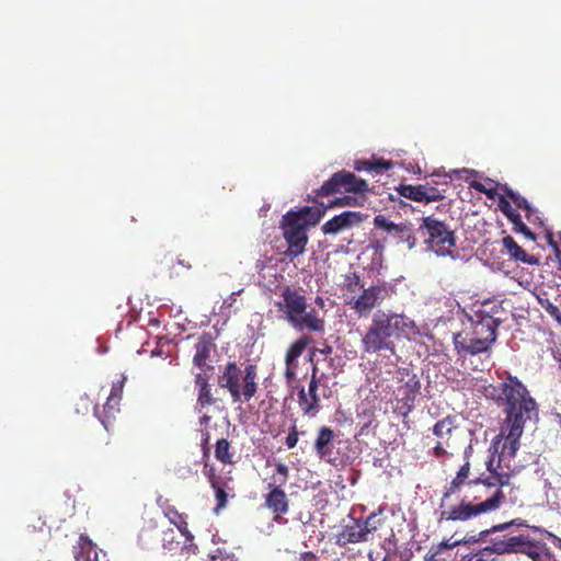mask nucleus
Here are the masks:
<instances>
[{"label":"nucleus","mask_w":561,"mask_h":561,"mask_svg":"<svg viewBox=\"0 0 561 561\" xmlns=\"http://www.w3.org/2000/svg\"><path fill=\"white\" fill-rule=\"evenodd\" d=\"M311 341L312 339L309 335L302 334L299 339L293 342L286 352L285 364H289L291 362L297 363L298 357L302 355Z\"/></svg>","instance_id":"72a5a7b5"},{"label":"nucleus","mask_w":561,"mask_h":561,"mask_svg":"<svg viewBox=\"0 0 561 561\" xmlns=\"http://www.w3.org/2000/svg\"><path fill=\"white\" fill-rule=\"evenodd\" d=\"M417 332L415 322L404 313L379 309L373 313L370 323L360 340L363 353H396L397 342Z\"/></svg>","instance_id":"f03ea898"},{"label":"nucleus","mask_w":561,"mask_h":561,"mask_svg":"<svg viewBox=\"0 0 561 561\" xmlns=\"http://www.w3.org/2000/svg\"><path fill=\"white\" fill-rule=\"evenodd\" d=\"M499 208L513 224L514 231L524 234L533 241L536 240V234L523 222L520 215L512 208L510 201L505 196L499 198Z\"/></svg>","instance_id":"b1692460"},{"label":"nucleus","mask_w":561,"mask_h":561,"mask_svg":"<svg viewBox=\"0 0 561 561\" xmlns=\"http://www.w3.org/2000/svg\"><path fill=\"white\" fill-rule=\"evenodd\" d=\"M356 198L351 196H345L342 198H336L334 202L330 204V206H354L356 205Z\"/></svg>","instance_id":"3c124183"},{"label":"nucleus","mask_w":561,"mask_h":561,"mask_svg":"<svg viewBox=\"0 0 561 561\" xmlns=\"http://www.w3.org/2000/svg\"><path fill=\"white\" fill-rule=\"evenodd\" d=\"M423 190L425 195V204L438 202L445 198L446 190H439L438 187L431 186L428 184L423 185Z\"/></svg>","instance_id":"a19ab883"},{"label":"nucleus","mask_w":561,"mask_h":561,"mask_svg":"<svg viewBox=\"0 0 561 561\" xmlns=\"http://www.w3.org/2000/svg\"><path fill=\"white\" fill-rule=\"evenodd\" d=\"M510 481V473H493L485 479H473L468 494H463L459 503L454 524L467 523L482 514L499 510L506 499L502 488L508 485Z\"/></svg>","instance_id":"7ed1b4c3"},{"label":"nucleus","mask_w":561,"mask_h":561,"mask_svg":"<svg viewBox=\"0 0 561 561\" xmlns=\"http://www.w3.org/2000/svg\"><path fill=\"white\" fill-rule=\"evenodd\" d=\"M531 531L546 536L547 538L551 539L552 543L557 548L561 549V538L558 537L557 535L552 534L551 531H549L540 526H531Z\"/></svg>","instance_id":"de8ad7c7"},{"label":"nucleus","mask_w":561,"mask_h":561,"mask_svg":"<svg viewBox=\"0 0 561 561\" xmlns=\"http://www.w3.org/2000/svg\"><path fill=\"white\" fill-rule=\"evenodd\" d=\"M396 380L399 383L397 397L404 404L410 405L420 393L421 382L419 377L408 368L401 367L396 371Z\"/></svg>","instance_id":"2eb2a0df"},{"label":"nucleus","mask_w":561,"mask_h":561,"mask_svg":"<svg viewBox=\"0 0 561 561\" xmlns=\"http://www.w3.org/2000/svg\"><path fill=\"white\" fill-rule=\"evenodd\" d=\"M242 376L241 369L234 362H229L222 375L218 378L219 387L227 389L234 403L250 401L257 391L256 366L248 365Z\"/></svg>","instance_id":"20e7f679"},{"label":"nucleus","mask_w":561,"mask_h":561,"mask_svg":"<svg viewBox=\"0 0 561 561\" xmlns=\"http://www.w3.org/2000/svg\"><path fill=\"white\" fill-rule=\"evenodd\" d=\"M493 344V342L484 336H478L473 333L472 336H468L463 333H457L454 335V345L458 353L477 355L488 352Z\"/></svg>","instance_id":"a211bd4d"},{"label":"nucleus","mask_w":561,"mask_h":561,"mask_svg":"<svg viewBox=\"0 0 561 561\" xmlns=\"http://www.w3.org/2000/svg\"><path fill=\"white\" fill-rule=\"evenodd\" d=\"M488 197L494 198L496 191L494 188H486L483 192Z\"/></svg>","instance_id":"69168bd1"},{"label":"nucleus","mask_w":561,"mask_h":561,"mask_svg":"<svg viewBox=\"0 0 561 561\" xmlns=\"http://www.w3.org/2000/svg\"><path fill=\"white\" fill-rule=\"evenodd\" d=\"M50 534V527L46 522L38 515L32 514L28 517V523L25 528V537L32 542L41 546H45Z\"/></svg>","instance_id":"4be33fe9"},{"label":"nucleus","mask_w":561,"mask_h":561,"mask_svg":"<svg viewBox=\"0 0 561 561\" xmlns=\"http://www.w3.org/2000/svg\"><path fill=\"white\" fill-rule=\"evenodd\" d=\"M288 323L299 332H322L324 331L325 322L323 318L319 316V312L310 307L309 304L305 306V311H299L297 320L288 321Z\"/></svg>","instance_id":"6ab92c4d"},{"label":"nucleus","mask_w":561,"mask_h":561,"mask_svg":"<svg viewBox=\"0 0 561 561\" xmlns=\"http://www.w3.org/2000/svg\"><path fill=\"white\" fill-rule=\"evenodd\" d=\"M291 218H299L300 224L304 225L306 229L311 226H316L321 216L323 215V210L317 207L306 206L298 211H288L287 213Z\"/></svg>","instance_id":"473e14b6"},{"label":"nucleus","mask_w":561,"mask_h":561,"mask_svg":"<svg viewBox=\"0 0 561 561\" xmlns=\"http://www.w3.org/2000/svg\"><path fill=\"white\" fill-rule=\"evenodd\" d=\"M216 345L214 337L210 333L204 332L199 335L198 341L195 345V354L193 357V364L201 369V371H214V366L207 362L210 358V354L215 351Z\"/></svg>","instance_id":"aec40b11"},{"label":"nucleus","mask_w":561,"mask_h":561,"mask_svg":"<svg viewBox=\"0 0 561 561\" xmlns=\"http://www.w3.org/2000/svg\"><path fill=\"white\" fill-rule=\"evenodd\" d=\"M511 526L527 527L531 530L533 525L527 524V522L522 518H515V519H512V520L503 523V524L493 525L492 530L500 533V531H504L505 529L510 528Z\"/></svg>","instance_id":"c03bdc74"},{"label":"nucleus","mask_w":561,"mask_h":561,"mask_svg":"<svg viewBox=\"0 0 561 561\" xmlns=\"http://www.w3.org/2000/svg\"><path fill=\"white\" fill-rule=\"evenodd\" d=\"M283 236L288 248L285 255L294 259L304 253L308 242L307 229L300 224L299 218H291L288 214L282 220Z\"/></svg>","instance_id":"9b49d317"},{"label":"nucleus","mask_w":561,"mask_h":561,"mask_svg":"<svg viewBox=\"0 0 561 561\" xmlns=\"http://www.w3.org/2000/svg\"><path fill=\"white\" fill-rule=\"evenodd\" d=\"M501 382L483 387V396L502 408L504 420L499 436L504 437L501 454L514 457L525 426L538 416V403L518 377L508 371L497 373Z\"/></svg>","instance_id":"f257e3e1"},{"label":"nucleus","mask_w":561,"mask_h":561,"mask_svg":"<svg viewBox=\"0 0 561 561\" xmlns=\"http://www.w3.org/2000/svg\"><path fill=\"white\" fill-rule=\"evenodd\" d=\"M334 440V432L328 426H322L314 442V449L321 459H325L332 453V444Z\"/></svg>","instance_id":"bb28decb"},{"label":"nucleus","mask_w":561,"mask_h":561,"mask_svg":"<svg viewBox=\"0 0 561 561\" xmlns=\"http://www.w3.org/2000/svg\"><path fill=\"white\" fill-rule=\"evenodd\" d=\"M374 225L377 228L386 230L397 241V243L407 244L409 250H412L416 244V237L411 224H394L385 216L377 215L374 218Z\"/></svg>","instance_id":"4468645a"},{"label":"nucleus","mask_w":561,"mask_h":561,"mask_svg":"<svg viewBox=\"0 0 561 561\" xmlns=\"http://www.w3.org/2000/svg\"><path fill=\"white\" fill-rule=\"evenodd\" d=\"M500 311L501 306L497 304H483L472 318L473 334L495 343L497 329L502 324V320L496 316Z\"/></svg>","instance_id":"9d476101"},{"label":"nucleus","mask_w":561,"mask_h":561,"mask_svg":"<svg viewBox=\"0 0 561 561\" xmlns=\"http://www.w3.org/2000/svg\"><path fill=\"white\" fill-rule=\"evenodd\" d=\"M239 294H240V291H238V293H232V294L229 296V298H228V299H227V301H226V302L228 304V306H229V307H231V306L236 302V300H237V295H239Z\"/></svg>","instance_id":"0e129e2a"},{"label":"nucleus","mask_w":561,"mask_h":561,"mask_svg":"<svg viewBox=\"0 0 561 561\" xmlns=\"http://www.w3.org/2000/svg\"><path fill=\"white\" fill-rule=\"evenodd\" d=\"M398 193L411 201L419 202V203H425V195L423 185H411V184H401L397 188Z\"/></svg>","instance_id":"c9c22d12"},{"label":"nucleus","mask_w":561,"mask_h":561,"mask_svg":"<svg viewBox=\"0 0 561 561\" xmlns=\"http://www.w3.org/2000/svg\"><path fill=\"white\" fill-rule=\"evenodd\" d=\"M289 469L285 463L276 465V474L272 477L273 483L268 484L270 492L265 495V506L277 516L285 515L289 510V503L282 486L286 484Z\"/></svg>","instance_id":"1a4fd4ad"},{"label":"nucleus","mask_w":561,"mask_h":561,"mask_svg":"<svg viewBox=\"0 0 561 561\" xmlns=\"http://www.w3.org/2000/svg\"><path fill=\"white\" fill-rule=\"evenodd\" d=\"M470 470H471L470 461L468 459H466V461L457 470L456 474H458L467 480H470L469 479Z\"/></svg>","instance_id":"864d4df0"},{"label":"nucleus","mask_w":561,"mask_h":561,"mask_svg":"<svg viewBox=\"0 0 561 561\" xmlns=\"http://www.w3.org/2000/svg\"><path fill=\"white\" fill-rule=\"evenodd\" d=\"M518 536L493 538L491 540V549L495 556L517 554Z\"/></svg>","instance_id":"2f4dec72"},{"label":"nucleus","mask_w":561,"mask_h":561,"mask_svg":"<svg viewBox=\"0 0 561 561\" xmlns=\"http://www.w3.org/2000/svg\"><path fill=\"white\" fill-rule=\"evenodd\" d=\"M550 552V549L545 542L535 540L526 535H519L517 554H525L531 561H543Z\"/></svg>","instance_id":"412c9836"},{"label":"nucleus","mask_w":561,"mask_h":561,"mask_svg":"<svg viewBox=\"0 0 561 561\" xmlns=\"http://www.w3.org/2000/svg\"><path fill=\"white\" fill-rule=\"evenodd\" d=\"M344 190L347 193L365 194L369 191L368 183L354 173L341 170L335 172L317 191L316 197H327Z\"/></svg>","instance_id":"0eeeda50"},{"label":"nucleus","mask_w":561,"mask_h":561,"mask_svg":"<svg viewBox=\"0 0 561 561\" xmlns=\"http://www.w3.org/2000/svg\"><path fill=\"white\" fill-rule=\"evenodd\" d=\"M233 455L234 453L231 451V445L228 439L220 438L217 440L215 446V457L218 461L224 465H233Z\"/></svg>","instance_id":"f704fd0d"},{"label":"nucleus","mask_w":561,"mask_h":561,"mask_svg":"<svg viewBox=\"0 0 561 561\" xmlns=\"http://www.w3.org/2000/svg\"><path fill=\"white\" fill-rule=\"evenodd\" d=\"M495 533L496 531L492 530V527H491L489 529H484V530L480 531L478 535L466 536L460 540H456L450 545V547H456L459 545L477 543V542L484 540L489 535L495 534Z\"/></svg>","instance_id":"ea45409f"},{"label":"nucleus","mask_w":561,"mask_h":561,"mask_svg":"<svg viewBox=\"0 0 561 561\" xmlns=\"http://www.w3.org/2000/svg\"><path fill=\"white\" fill-rule=\"evenodd\" d=\"M420 230L427 236L425 242L428 249L434 251L437 255H449L454 260L459 256L458 253L455 254L453 250L456 247L455 233L445 222L433 216H427L422 218Z\"/></svg>","instance_id":"423d86ee"},{"label":"nucleus","mask_w":561,"mask_h":561,"mask_svg":"<svg viewBox=\"0 0 561 561\" xmlns=\"http://www.w3.org/2000/svg\"><path fill=\"white\" fill-rule=\"evenodd\" d=\"M502 244L508 254L516 261L535 265L539 263V260L533 255L526 253L514 240L513 237L506 236L502 239Z\"/></svg>","instance_id":"c756f323"},{"label":"nucleus","mask_w":561,"mask_h":561,"mask_svg":"<svg viewBox=\"0 0 561 561\" xmlns=\"http://www.w3.org/2000/svg\"><path fill=\"white\" fill-rule=\"evenodd\" d=\"M503 191L506 194V196L516 205L517 208L524 209L526 211V217L530 219V216L535 210L529 204V202L507 186H504Z\"/></svg>","instance_id":"e433bc0d"},{"label":"nucleus","mask_w":561,"mask_h":561,"mask_svg":"<svg viewBox=\"0 0 561 561\" xmlns=\"http://www.w3.org/2000/svg\"><path fill=\"white\" fill-rule=\"evenodd\" d=\"M366 217L367 216L360 211H343L324 222L321 230L324 234H336L343 230L360 225Z\"/></svg>","instance_id":"f3484780"},{"label":"nucleus","mask_w":561,"mask_h":561,"mask_svg":"<svg viewBox=\"0 0 561 561\" xmlns=\"http://www.w3.org/2000/svg\"><path fill=\"white\" fill-rule=\"evenodd\" d=\"M461 561H481V559H479L477 553L474 552L462 556Z\"/></svg>","instance_id":"e2e57ef3"},{"label":"nucleus","mask_w":561,"mask_h":561,"mask_svg":"<svg viewBox=\"0 0 561 561\" xmlns=\"http://www.w3.org/2000/svg\"><path fill=\"white\" fill-rule=\"evenodd\" d=\"M227 484H228L227 481H222V482L211 486L213 490L215 491V497L217 501V505L215 507L216 513H219V511L225 508L227 505V502H228V493L226 492Z\"/></svg>","instance_id":"4c0bfd02"},{"label":"nucleus","mask_w":561,"mask_h":561,"mask_svg":"<svg viewBox=\"0 0 561 561\" xmlns=\"http://www.w3.org/2000/svg\"><path fill=\"white\" fill-rule=\"evenodd\" d=\"M391 297L390 287L386 283H377L363 288L357 297H352L347 304L358 317H367L375 308L381 306Z\"/></svg>","instance_id":"6e6552de"},{"label":"nucleus","mask_w":561,"mask_h":561,"mask_svg":"<svg viewBox=\"0 0 561 561\" xmlns=\"http://www.w3.org/2000/svg\"><path fill=\"white\" fill-rule=\"evenodd\" d=\"M317 373L318 368L313 366L308 391L304 388L298 391V404L305 415L314 416L320 409V398L318 396L319 379Z\"/></svg>","instance_id":"dca6fc26"},{"label":"nucleus","mask_w":561,"mask_h":561,"mask_svg":"<svg viewBox=\"0 0 561 561\" xmlns=\"http://www.w3.org/2000/svg\"><path fill=\"white\" fill-rule=\"evenodd\" d=\"M373 541V537H369L364 529V525L360 519L355 520L354 524L344 527L342 533L337 535L336 542L340 546H346L348 543H358Z\"/></svg>","instance_id":"5701e85b"},{"label":"nucleus","mask_w":561,"mask_h":561,"mask_svg":"<svg viewBox=\"0 0 561 561\" xmlns=\"http://www.w3.org/2000/svg\"><path fill=\"white\" fill-rule=\"evenodd\" d=\"M173 529H168L167 531H164V537H163V546L169 548V549H172V545H173Z\"/></svg>","instance_id":"5fc2aeb1"},{"label":"nucleus","mask_w":561,"mask_h":561,"mask_svg":"<svg viewBox=\"0 0 561 561\" xmlns=\"http://www.w3.org/2000/svg\"><path fill=\"white\" fill-rule=\"evenodd\" d=\"M125 380L126 378L122 376L121 379L114 381L112 385L110 396L107 398L121 401Z\"/></svg>","instance_id":"49530a36"},{"label":"nucleus","mask_w":561,"mask_h":561,"mask_svg":"<svg viewBox=\"0 0 561 561\" xmlns=\"http://www.w3.org/2000/svg\"><path fill=\"white\" fill-rule=\"evenodd\" d=\"M208 561H237L234 554L224 547H218L209 554Z\"/></svg>","instance_id":"79ce46f5"},{"label":"nucleus","mask_w":561,"mask_h":561,"mask_svg":"<svg viewBox=\"0 0 561 561\" xmlns=\"http://www.w3.org/2000/svg\"><path fill=\"white\" fill-rule=\"evenodd\" d=\"M119 413V400L107 398L105 404L100 408H94L95 416L101 421L106 431L110 430L112 422L116 419Z\"/></svg>","instance_id":"a878e982"},{"label":"nucleus","mask_w":561,"mask_h":561,"mask_svg":"<svg viewBox=\"0 0 561 561\" xmlns=\"http://www.w3.org/2000/svg\"><path fill=\"white\" fill-rule=\"evenodd\" d=\"M476 553H477L478 558L481 559V561H494L495 560V558H494L495 554H494L493 550L491 549V545L480 549Z\"/></svg>","instance_id":"8fccbe9b"},{"label":"nucleus","mask_w":561,"mask_h":561,"mask_svg":"<svg viewBox=\"0 0 561 561\" xmlns=\"http://www.w3.org/2000/svg\"><path fill=\"white\" fill-rule=\"evenodd\" d=\"M92 541L89 539L88 536L85 535H80L78 540H77V543L72 547V553L75 556V558L77 560H79V558L84 554V553H89L92 549Z\"/></svg>","instance_id":"58836bf2"},{"label":"nucleus","mask_w":561,"mask_h":561,"mask_svg":"<svg viewBox=\"0 0 561 561\" xmlns=\"http://www.w3.org/2000/svg\"><path fill=\"white\" fill-rule=\"evenodd\" d=\"M300 561H320V560L312 552H305V553L301 554Z\"/></svg>","instance_id":"bf43d9fd"},{"label":"nucleus","mask_w":561,"mask_h":561,"mask_svg":"<svg viewBox=\"0 0 561 561\" xmlns=\"http://www.w3.org/2000/svg\"><path fill=\"white\" fill-rule=\"evenodd\" d=\"M208 373L209 371H201L195 375V385L198 388L197 404L202 408L213 405L216 402L208 382Z\"/></svg>","instance_id":"393cba45"},{"label":"nucleus","mask_w":561,"mask_h":561,"mask_svg":"<svg viewBox=\"0 0 561 561\" xmlns=\"http://www.w3.org/2000/svg\"><path fill=\"white\" fill-rule=\"evenodd\" d=\"M547 311L550 313V316H552L558 322L561 323V313L558 309V307L556 306H550L549 308H547Z\"/></svg>","instance_id":"6e6d98bb"},{"label":"nucleus","mask_w":561,"mask_h":561,"mask_svg":"<svg viewBox=\"0 0 561 561\" xmlns=\"http://www.w3.org/2000/svg\"><path fill=\"white\" fill-rule=\"evenodd\" d=\"M204 474L206 476L210 486L218 484L225 481L221 477L216 474V470L213 466H209L207 462L204 466Z\"/></svg>","instance_id":"a18cd8bd"},{"label":"nucleus","mask_w":561,"mask_h":561,"mask_svg":"<svg viewBox=\"0 0 561 561\" xmlns=\"http://www.w3.org/2000/svg\"><path fill=\"white\" fill-rule=\"evenodd\" d=\"M546 239H547L548 244L551 248H553L556 251H559V247H558L557 242L553 239V233L550 230L546 231Z\"/></svg>","instance_id":"4d7b16f0"},{"label":"nucleus","mask_w":561,"mask_h":561,"mask_svg":"<svg viewBox=\"0 0 561 561\" xmlns=\"http://www.w3.org/2000/svg\"><path fill=\"white\" fill-rule=\"evenodd\" d=\"M162 510L163 515L179 529L182 536L186 538L193 537L188 530L185 515L181 514L175 506L169 503V501H164Z\"/></svg>","instance_id":"cd10ccee"},{"label":"nucleus","mask_w":561,"mask_h":561,"mask_svg":"<svg viewBox=\"0 0 561 561\" xmlns=\"http://www.w3.org/2000/svg\"><path fill=\"white\" fill-rule=\"evenodd\" d=\"M371 248L375 250L376 253H378L380 256L385 250V245L382 244L381 241L379 240H376L371 243Z\"/></svg>","instance_id":"13d9d810"},{"label":"nucleus","mask_w":561,"mask_h":561,"mask_svg":"<svg viewBox=\"0 0 561 561\" xmlns=\"http://www.w3.org/2000/svg\"><path fill=\"white\" fill-rule=\"evenodd\" d=\"M204 439H203V454H204V457H208V453H209V449L207 447L208 445V440H209V434L208 433H205L204 435Z\"/></svg>","instance_id":"052dcab7"},{"label":"nucleus","mask_w":561,"mask_h":561,"mask_svg":"<svg viewBox=\"0 0 561 561\" xmlns=\"http://www.w3.org/2000/svg\"><path fill=\"white\" fill-rule=\"evenodd\" d=\"M344 286L348 293H356L357 290H363V288H365L356 273H351L345 276Z\"/></svg>","instance_id":"37998d69"},{"label":"nucleus","mask_w":561,"mask_h":561,"mask_svg":"<svg viewBox=\"0 0 561 561\" xmlns=\"http://www.w3.org/2000/svg\"><path fill=\"white\" fill-rule=\"evenodd\" d=\"M494 459L493 457L490 458V460L486 462V469L490 472V476H493V473H500L493 466Z\"/></svg>","instance_id":"680f3d73"},{"label":"nucleus","mask_w":561,"mask_h":561,"mask_svg":"<svg viewBox=\"0 0 561 561\" xmlns=\"http://www.w3.org/2000/svg\"><path fill=\"white\" fill-rule=\"evenodd\" d=\"M297 367H298V363H295V362L286 364V369H285L284 375L288 381L295 379Z\"/></svg>","instance_id":"603ef678"},{"label":"nucleus","mask_w":561,"mask_h":561,"mask_svg":"<svg viewBox=\"0 0 561 561\" xmlns=\"http://www.w3.org/2000/svg\"><path fill=\"white\" fill-rule=\"evenodd\" d=\"M472 186H473L477 191H479V192H481V193H483V192H484V190H486V187H485L483 184L478 183V182L473 183V185H472Z\"/></svg>","instance_id":"774afa93"},{"label":"nucleus","mask_w":561,"mask_h":561,"mask_svg":"<svg viewBox=\"0 0 561 561\" xmlns=\"http://www.w3.org/2000/svg\"><path fill=\"white\" fill-rule=\"evenodd\" d=\"M362 523L367 535L373 537V541L375 540L376 535L380 539V531L385 527H389L387 518L382 516V508H380L377 513H371L365 520H362Z\"/></svg>","instance_id":"7c9ffc66"},{"label":"nucleus","mask_w":561,"mask_h":561,"mask_svg":"<svg viewBox=\"0 0 561 561\" xmlns=\"http://www.w3.org/2000/svg\"><path fill=\"white\" fill-rule=\"evenodd\" d=\"M280 297L282 300L276 302L278 311L284 314L287 322L297 320L298 312L305 311V306L308 304L307 297L291 286H285Z\"/></svg>","instance_id":"ddd939ff"},{"label":"nucleus","mask_w":561,"mask_h":561,"mask_svg":"<svg viewBox=\"0 0 561 561\" xmlns=\"http://www.w3.org/2000/svg\"><path fill=\"white\" fill-rule=\"evenodd\" d=\"M432 431L433 435L437 438L432 450V456L436 459H442L447 455V449L451 447V442L459 432L457 416L448 414L437 421Z\"/></svg>","instance_id":"f8f14e48"},{"label":"nucleus","mask_w":561,"mask_h":561,"mask_svg":"<svg viewBox=\"0 0 561 561\" xmlns=\"http://www.w3.org/2000/svg\"><path fill=\"white\" fill-rule=\"evenodd\" d=\"M321 354L329 355L332 353V347L330 345H325L323 348L319 350Z\"/></svg>","instance_id":"338daca9"},{"label":"nucleus","mask_w":561,"mask_h":561,"mask_svg":"<svg viewBox=\"0 0 561 561\" xmlns=\"http://www.w3.org/2000/svg\"><path fill=\"white\" fill-rule=\"evenodd\" d=\"M393 167L391 161L385 160V159H370V160H355L354 162V169L358 172L366 171L373 174H382L389 170H391Z\"/></svg>","instance_id":"c85d7f7f"},{"label":"nucleus","mask_w":561,"mask_h":561,"mask_svg":"<svg viewBox=\"0 0 561 561\" xmlns=\"http://www.w3.org/2000/svg\"><path fill=\"white\" fill-rule=\"evenodd\" d=\"M472 485V480H467L456 474L443 490L438 508L436 510V519L439 526L451 525L455 515L458 513L459 503L463 499V494H468Z\"/></svg>","instance_id":"39448f33"},{"label":"nucleus","mask_w":561,"mask_h":561,"mask_svg":"<svg viewBox=\"0 0 561 561\" xmlns=\"http://www.w3.org/2000/svg\"><path fill=\"white\" fill-rule=\"evenodd\" d=\"M298 431H297V427H296V424H294L290 430H289V433L286 437V440H285V444L287 446L288 449H293L294 447H296L297 443H298Z\"/></svg>","instance_id":"09e8293b"}]
</instances>
